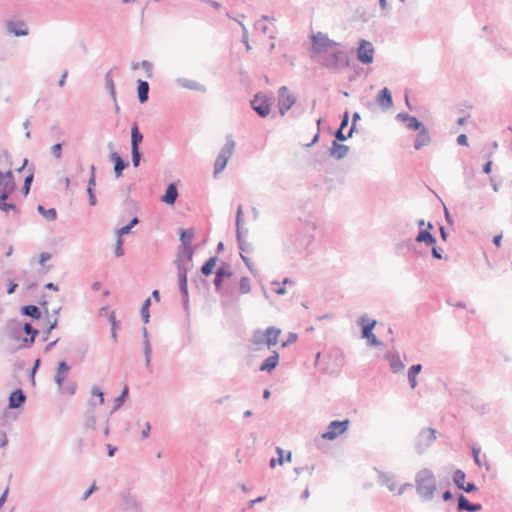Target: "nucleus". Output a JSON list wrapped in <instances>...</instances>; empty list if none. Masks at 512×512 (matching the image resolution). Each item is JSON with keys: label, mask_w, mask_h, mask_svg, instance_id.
<instances>
[{"label": "nucleus", "mask_w": 512, "mask_h": 512, "mask_svg": "<svg viewBox=\"0 0 512 512\" xmlns=\"http://www.w3.org/2000/svg\"><path fill=\"white\" fill-rule=\"evenodd\" d=\"M312 46L311 53L314 57L323 58V63L327 66L336 65L338 55L337 44L330 40L327 34L317 32L311 36Z\"/></svg>", "instance_id": "obj_1"}, {"label": "nucleus", "mask_w": 512, "mask_h": 512, "mask_svg": "<svg viewBox=\"0 0 512 512\" xmlns=\"http://www.w3.org/2000/svg\"><path fill=\"white\" fill-rule=\"evenodd\" d=\"M5 335L16 347L25 348L34 343L38 330H34L28 323L10 320L5 326Z\"/></svg>", "instance_id": "obj_2"}, {"label": "nucleus", "mask_w": 512, "mask_h": 512, "mask_svg": "<svg viewBox=\"0 0 512 512\" xmlns=\"http://www.w3.org/2000/svg\"><path fill=\"white\" fill-rule=\"evenodd\" d=\"M282 330L276 327H268L265 330H255L250 338V342L255 350L262 346L271 348L280 342Z\"/></svg>", "instance_id": "obj_3"}, {"label": "nucleus", "mask_w": 512, "mask_h": 512, "mask_svg": "<svg viewBox=\"0 0 512 512\" xmlns=\"http://www.w3.org/2000/svg\"><path fill=\"white\" fill-rule=\"evenodd\" d=\"M416 481L418 494L426 500H431L437 488L435 476L430 471L424 470L417 475Z\"/></svg>", "instance_id": "obj_4"}, {"label": "nucleus", "mask_w": 512, "mask_h": 512, "mask_svg": "<svg viewBox=\"0 0 512 512\" xmlns=\"http://www.w3.org/2000/svg\"><path fill=\"white\" fill-rule=\"evenodd\" d=\"M254 111L262 118L271 113V99L263 93H257L251 101Z\"/></svg>", "instance_id": "obj_5"}, {"label": "nucleus", "mask_w": 512, "mask_h": 512, "mask_svg": "<svg viewBox=\"0 0 512 512\" xmlns=\"http://www.w3.org/2000/svg\"><path fill=\"white\" fill-rule=\"evenodd\" d=\"M350 421H332L325 433L322 434V439L333 440L340 435H343L349 427Z\"/></svg>", "instance_id": "obj_6"}, {"label": "nucleus", "mask_w": 512, "mask_h": 512, "mask_svg": "<svg viewBox=\"0 0 512 512\" xmlns=\"http://www.w3.org/2000/svg\"><path fill=\"white\" fill-rule=\"evenodd\" d=\"M68 371H69V366L65 362H61L58 366L55 380H56V383H57L59 389L62 392L72 395L75 392V385L73 383H70L67 386L64 385Z\"/></svg>", "instance_id": "obj_7"}, {"label": "nucleus", "mask_w": 512, "mask_h": 512, "mask_svg": "<svg viewBox=\"0 0 512 512\" xmlns=\"http://www.w3.org/2000/svg\"><path fill=\"white\" fill-rule=\"evenodd\" d=\"M377 324L375 320L369 319L367 317H361L360 325L362 326V336L367 339L369 345L371 346H380L382 342L379 341L372 330L374 326Z\"/></svg>", "instance_id": "obj_8"}, {"label": "nucleus", "mask_w": 512, "mask_h": 512, "mask_svg": "<svg viewBox=\"0 0 512 512\" xmlns=\"http://www.w3.org/2000/svg\"><path fill=\"white\" fill-rule=\"evenodd\" d=\"M234 150L235 142L232 140H228L215 161V173H219L225 168L227 161L233 155Z\"/></svg>", "instance_id": "obj_9"}, {"label": "nucleus", "mask_w": 512, "mask_h": 512, "mask_svg": "<svg viewBox=\"0 0 512 512\" xmlns=\"http://www.w3.org/2000/svg\"><path fill=\"white\" fill-rule=\"evenodd\" d=\"M295 103V97L291 94L286 86L279 89V110L281 115H284Z\"/></svg>", "instance_id": "obj_10"}, {"label": "nucleus", "mask_w": 512, "mask_h": 512, "mask_svg": "<svg viewBox=\"0 0 512 512\" xmlns=\"http://www.w3.org/2000/svg\"><path fill=\"white\" fill-rule=\"evenodd\" d=\"M374 49L372 44L367 41H361L358 48V59L365 64L371 63L373 60Z\"/></svg>", "instance_id": "obj_11"}, {"label": "nucleus", "mask_w": 512, "mask_h": 512, "mask_svg": "<svg viewBox=\"0 0 512 512\" xmlns=\"http://www.w3.org/2000/svg\"><path fill=\"white\" fill-rule=\"evenodd\" d=\"M7 29L16 36H26L28 34V28L23 21L10 20L7 22Z\"/></svg>", "instance_id": "obj_12"}, {"label": "nucleus", "mask_w": 512, "mask_h": 512, "mask_svg": "<svg viewBox=\"0 0 512 512\" xmlns=\"http://www.w3.org/2000/svg\"><path fill=\"white\" fill-rule=\"evenodd\" d=\"M276 451L279 455L277 459L270 460V468H276L277 465L282 466L285 463H288L291 461V452L285 451L284 449L277 447Z\"/></svg>", "instance_id": "obj_13"}, {"label": "nucleus", "mask_w": 512, "mask_h": 512, "mask_svg": "<svg viewBox=\"0 0 512 512\" xmlns=\"http://www.w3.org/2000/svg\"><path fill=\"white\" fill-rule=\"evenodd\" d=\"M376 103L383 109H389L393 104L390 90L383 88L378 96H376Z\"/></svg>", "instance_id": "obj_14"}, {"label": "nucleus", "mask_w": 512, "mask_h": 512, "mask_svg": "<svg viewBox=\"0 0 512 512\" xmlns=\"http://www.w3.org/2000/svg\"><path fill=\"white\" fill-rule=\"evenodd\" d=\"M0 175H12V158L7 152L0 153Z\"/></svg>", "instance_id": "obj_15"}, {"label": "nucleus", "mask_w": 512, "mask_h": 512, "mask_svg": "<svg viewBox=\"0 0 512 512\" xmlns=\"http://www.w3.org/2000/svg\"><path fill=\"white\" fill-rule=\"evenodd\" d=\"M431 142V137L428 129L422 128L417 136L416 142H414V149L420 150L425 146H428Z\"/></svg>", "instance_id": "obj_16"}, {"label": "nucleus", "mask_w": 512, "mask_h": 512, "mask_svg": "<svg viewBox=\"0 0 512 512\" xmlns=\"http://www.w3.org/2000/svg\"><path fill=\"white\" fill-rule=\"evenodd\" d=\"M26 397L22 390L16 389L9 396V407L19 408L24 405Z\"/></svg>", "instance_id": "obj_17"}, {"label": "nucleus", "mask_w": 512, "mask_h": 512, "mask_svg": "<svg viewBox=\"0 0 512 512\" xmlns=\"http://www.w3.org/2000/svg\"><path fill=\"white\" fill-rule=\"evenodd\" d=\"M15 185L12 175H0V195L14 191Z\"/></svg>", "instance_id": "obj_18"}, {"label": "nucleus", "mask_w": 512, "mask_h": 512, "mask_svg": "<svg viewBox=\"0 0 512 512\" xmlns=\"http://www.w3.org/2000/svg\"><path fill=\"white\" fill-rule=\"evenodd\" d=\"M279 364V354L277 352H273L271 356H268L264 362L261 364L259 369L261 371H271L276 369Z\"/></svg>", "instance_id": "obj_19"}, {"label": "nucleus", "mask_w": 512, "mask_h": 512, "mask_svg": "<svg viewBox=\"0 0 512 512\" xmlns=\"http://www.w3.org/2000/svg\"><path fill=\"white\" fill-rule=\"evenodd\" d=\"M421 370H422L421 365H414V366L410 367L408 370V380L410 383V387L412 389H415L417 387V376L419 375Z\"/></svg>", "instance_id": "obj_20"}, {"label": "nucleus", "mask_w": 512, "mask_h": 512, "mask_svg": "<svg viewBox=\"0 0 512 512\" xmlns=\"http://www.w3.org/2000/svg\"><path fill=\"white\" fill-rule=\"evenodd\" d=\"M458 509L461 511L467 510L470 512H475V511H479L481 509V505H478V504L472 505L468 502V500L463 495H461L458 500Z\"/></svg>", "instance_id": "obj_21"}, {"label": "nucleus", "mask_w": 512, "mask_h": 512, "mask_svg": "<svg viewBox=\"0 0 512 512\" xmlns=\"http://www.w3.org/2000/svg\"><path fill=\"white\" fill-rule=\"evenodd\" d=\"M177 196H178L177 189L173 184H171L168 186L164 196L162 197V200L164 202H166L167 204H174Z\"/></svg>", "instance_id": "obj_22"}, {"label": "nucleus", "mask_w": 512, "mask_h": 512, "mask_svg": "<svg viewBox=\"0 0 512 512\" xmlns=\"http://www.w3.org/2000/svg\"><path fill=\"white\" fill-rule=\"evenodd\" d=\"M111 159L114 162V172L116 177H119L122 173V170L127 166V164L122 160V158L116 154H111Z\"/></svg>", "instance_id": "obj_23"}, {"label": "nucleus", "mask_w": 512, "mask_h": 512, "mask_svg": "<svg viewBox=\"0 0 512 512\" xmlns=\"http://www.w3.org/2000/svg\"><path fill=\"white\" fill-rule=\"evenodd\" d=\"M90 171H92V175H90V184H88V196H90V205L96 204V196L93 192V188L95 187V166L90 167Z\"/></svg>", "instance_id": "obj_24"}, {"label": "nucleus", "mask_w": 512, "mask_h": 512, "mask_svg": "<svg viewBox=\"0 0 512 512\" xmlns=\"http://www.w3.org/2000/svg\"><path fill=\"white\" fill-rule=\"evenodd\" d=\"M230 276H231V273L227 268H219L216 272L215 286L217 288H220L223 279L229 278Z\"/></svg>", "instance_id": "obj_25"}, {"label": "nucleus", "mask_w": 512, "mask_h": 512, "mask_svg": "<svg viewBox=\"0 0 512 512\" xmlns=\"http://www.w3.org/2000/svg\"><path fill=\"white\" fill-rule=\"evenodd\" d=\"M148 83L145 81H140L138 85V97L141 103L145 102L148 98Z\"/></svg>", "instance_id": "obj_26"}, {"label": "nucleus", "mask_w": 512, "mask_h": 512, "mask_svg": "<svg viewBox=\"0 0 512 512\" xmlns=\"http://www.w3.org/2000/svg\"><path fill=\"white\" fill-rule=\"evenodd\" d=\"M416 239L418 242H425L427 245L435 243V238L428 230H421Z\"/></svg>", "instance_id": "obj_27"}, {"label": "nucleus", "mask_w": 512, "mask_h": 512, "mask_svg": "<svg viewBox=\"0 0 512 512\" xmlns=\"http://www.w3.org/2000/svg\"><path fill=\"white\" fill-rule=\"evenodd\" d=\"M347 153H348V147L334 143L333 148H332L333 156H335L337 159H341L342 157L346 156Z\"/></svg>", "instance_id": "obj_28"}, {"label": "nucleus", "mask_w": 512, "mask_h": 512, "mask_svg": "<svg viewBox=\"0 0 512 512\" xmlns=\"http://www.w3.org/2000/svg\"><path fill=\"white\" fill-rule=\"evenodd\" d=\"M192 238H193V230L192 229L181 230L180 240L185 247H188L191 244Z\"/></svg>", "instance_id": "obj_29"}, {"label": "nucleus", "mask_w": 512, "mask_h": 512, "mask_svg": "<svg viewBox=\"0 0 512 512\" xmlns=\"http://www.w3.org/2000/svg\"><path fill=\"white\" fill-rule=\"evenodd\" d=\"M453 480L455 484L461 489L466 483V474L464 471L457 470L454 472Z\"/></svg>", "instance_id": "obj_30"}, {"label": "nucleus", "mask_w": 512, "mask_h": 512, "mask_svg": "<svg viewBox=\"0 0 512 512\" xmlns=\"http://www.w3.org/2000/svg\"><path fill=\"white\" fill-rule=\"evenodd\" d=\"M10 194H0V209L4 212L15 211V205L7 203V196Z\"/></svg>", "instance_id": "obj_31"}, {"label": "nucleus", "mask_w": 512, "mask_h": 512, "mask_svg": "<svg viewBox=\"0 0 512 512\" xmlns=\"http://www.w3.org/2000/svg\"><path fill=\"white\" fill-rule=\"evenodd\" d=\"M23 312H24V314H26L28 316H31V317H33L35 319L40 318V315H41L38 307L35 306V305L24 306L23 307Z\"/></svg>", "instance_id": "obj_32"}, {"label": "nucleus", "mask_w": 512, "mask_h": 512, "mask_svg": "<svg viewBox=\"0 0 512 512\" xmlns=\"http://www.w3.org/2000/svg\"><path fill=\"white\" fill-rule=\"evenodd\" d=\"M217 263V258H210L202 267V272L204 275L212 274Z\"/></svg>", "instance_id": "obj_33"}, {"label": "nucleus", "mask_w": 512, "mask_h": 512, "mask_svg": "<svg viewBox=\"0 0 512 512\" xmlns=\"http://www.w3.org/2000/svg\"><path fill=\"white\" fill-rule=\"evenodd\" d=\"M142 134L139 132L138 127L135 125L132 128V148H139V143L142 141Z\"/></svg>", "instance_id": "obj_34"}, {"label": "nucleus", "mask_w": 512, "mask_h": 512, "mask_svg": "<svg viewBox=\"0 0 512 512\" xmlns=\"http://www.w3.org/2000/svg\"><path fill=\"white\" fill-rule=\"evenodd\" d=\"M408 123L407 127L412 130H421L422 128H425V126L417 120L415 117H407Z\"/></svg>", "instance_id": "obj_35"}, {"label": "nucleus", "mask_w": 512, "mask_h": 512, "mask_svg": "<svg viewBox=\"0 0 512 512\" xmlns=\"http://www.w3.org/2000/svg\"><path fill=\"white\" fill-rule=\"evenodd\" d=\"M38 211L47 219L55 220L57 218V212L55 209L45 210L42 206L38 207Z\"/></svg>", "instance_id": "obj_36"}, {"label": "nucleus", "mask_w": 512, "mask_h": 512, "mask_svg": "<svg viewBox=\"0 0 512 512\" xmlns=\"http://www.w3.org/2000/svg\"><path fill=\"white\" fill-rule=\"evenodd\" d=\"M138 224V219L134 218L130 225L128 226H122L120 229L117 230V238H121L122 235H125L130 232L131 228Z\"/></svg>", "instance_id": "obj_37"}, {"label": "nucleus", "mask_w": 512, "mask_h": 512, "mask_svg": "<svg viewBox=\"0 0 512 512\" xmlns=\"http://www.w3.org/2000/svg\"><path fill=\"white\" fill-rule=\"evenodd\" d=\"M241 293L248 294L250 292V280L247 277H243L239 283Z\"/></svg>", "instance_id": "obj_38"}, {"label": "nucleus", "mask_w": 512, "mask_h": 512, "mask_svg": "<svg viewBox=\"0 0 512 512\" xmlns=\"http://www.w3.org/2000/svg\"><path fill=\"white\" fill-rule=\"evenodd\" d=\"M149 305H150V299L147 298L141 308V314H142V317H143L145 323H147L148 319H149V311H148Z\"/></svg>", "instance_id": "obj_39"}, {"label": "nucleus", "mask_w": 512, "mask_h": 512, "mask_svg": "<svg viewBox=\"0 0 512 512\" xmlns=\"http://www.w3.org/2000/svg\"><path fill=\"white\" fill-rule=\"evenodd\" d=\"M122 244H123L122 239L117 238L115 249H114V254L116 257H121L125 253V251L122 248Z\"/></svg>", "instance_id": "obj_40"}, {"label": "nucleus", "mask_w": 512, "mask_h": 512, "mask_svg": "<svg viewBox=\"0 0 512 512\" xmlns=\"http://www.w3.org/2000/svg\"><path fill=\"white\" fill-rule=\"evenodd\" d=\"M180 289L184 295H187V277L186 274H182L179 279Z\"/></svg>", "instance_id": "obj_41"}, {"label": "nucleus", "mask_w": 512, "mask_h": 512, "mask_svg": "<svg viewBox=\"0 0 512 512\" xmlns=\"http://www.w3.org/2000/svg\"><path fill=\"white\" fill-rule=\"evenodd\" d=\"M52 155L56 157L57 159H60L62 155V144L58 143L54 146H52Z\"/></svg>", "instance_id": "obj_42"}, {"label": "nucleus", "mask_w": 512, "mask_h": 512, "mask_svg": "<svg viewBox=\"0 0 512 512\" xmlns=\"http://www.w3.org/2000/svg\"><path fill=\"white\" fill-rule=\"evenodd\" d=\"M132 159L134 166H138L140 162L139 148H132Z\"/></svg>", "instance_id": "obj_43"}, {"label": "nucleus", "mask_w": 512, "mask_h": 512, "mask_svg": "<svg viewBox=\"0 0 512 512\" xmlns=\"http://www.w3.org/2000/svg\"><path fill=\"white\" fill-rule=\"evenodd\" d=\"M391 367L394 370V372H397V371L401 370L404 367V365L401 363V361L399 359H397L396 361H393L391 363Z\"/></svg>", "instance_id": "obj_44"}, {"label": "nucleus", "mask_w": 512, "mask_h": 512, "mask_svg": "<svg viewBox=\"0 0 512 512\" xmlns=\"http://www.w3.org/2000/svg\"><path fill=\"white\" fill-rule=\"evenodd\" d=\"M92 393H93V395H95L96 397L99 398V405H103V403H104L103 393L98 388L93 389Z\"/></svg>", "instance_id": "obj_45"}, {"label": "nucleus", "mask_w": 512, "mask_h": 512, "mask_svg": "<svg viewBox=\"0 0 512 512\" xmlns=\"http://www.w3.org/2000/svg\"><path fill=\"white\" fill-rule=\"evenodd\" d=\"M32 179H33V175H32V174H30V175H28V176L26 177V179H25V185H24L25 193H29L30 185H31Z\"/></svg>", "instance_id": "obj_46"}, {"label": "nucleus", "mask_w": 512, "mask_h": 512, "mask_svg": "<svg viewBox=\"0 0 512 512\" xmlns=\"http://www.w3.org/2000/svg\"><path fill=\"white\" fill-rule=\"evenodd\" d=\"M479 453H480L479 449H476V448L473 449L474 461H475L476 465L480 467L482 464H481V461H480Z\"/></svg>", "instance_id": "obj_47"}, {"label": "nucleus", "mask_w": 512, "mask_h": 512, "mask_svg": "<svg viewBox=\"0 0 512 512\" xmlns=\"http://www.w3.org/2000/svg\"><path fill=\"white\" fill-rule=\"evenodd\" d=\"M457 142L459 145L467 146L468 145L467 136L465 134H460L457 138Z\"/></svg>", "instance_id": "obj_48"}, {"label": "nucleus", "mask_w": 512, "mask_h": 512, "mask_svg": "<svg viewBox=\"0 0 512 512\" xmlns=\"http://www.w3.org/2000/svg\"><path fill=\"white\" fill-rule=\"evenodd\" d=\"M461 489L465 492H472L476 490V486L473 483H465L464 487Z\"/></svg>", "instance_id": "obj_49"}, {"label": "nucleus", "mask_w": 512, "mask_h": 512, "mask_svg": "<svg viewBox=\"0 0 512 512\" xmlns=\"http://www.w3.org/2000/svg\"><path fill=\"white\" fill-rule=\"evenodd\" d=\"M50 254L48 253H41L39 256V263L41 265H44V262L48 261L50 259Z\"/></svg>", "instance_id": "obj_50"}, {"label": "nucleus", "mask_w": 512, "mask_h": 512, "mask_svg": "<svg viewBox=\"0 0 512 512\" xmlns=\"http://www.w3.org/2000/svg\"><path fill=\"white\" fill-rule=\"evenodd\" d=\"M432 255L435 259H441L442 258V255H441V249L437 248V247H433L432 249Z\"/></svg>", "instance_id": "obj_51"}, {"label": "nucleus", "mask_w": 512, "mask_h": 512, "mask_svg": "<svg viewBox=\"0 0 512 512\" xmlns=\"http://www.w3.org/2000/svg\"><path fill=\"white\" fill-rule=\"evenodd\" d=\"M296 337H297V336H296V334H290V335H289V339H288V340H286V341H283V342L281 343V345H282L283 347H285V346H286V345H288L289 343L294 342V341L296 340Z\"/></svg>", "instance_id": "obj_52"}, {"label": "nucleus", "mask_w": 512, "mask_h": 512, "mask_svg": "<svg viewBox=\"0 0 512 512\" xmlns=\"http://www.w3.org/2000/svg\"><path fill=\"white\" fill-rule=\"evenodd\" d=\"M275 285L277 286L275 288V293L278 294V295H284L286 293V290L284 287H280V284L279 283H275Z\"/></svg>", "instance_id": "obj_53"}, {"label": "nucleus", "mask_w": 512, "mask_h": 512, "mask_svg": "<svg viewBox=\"0 0 512 512\" xmlns=\"http://www.w3.org/2000/svg\"><path fill=\"white\" fill-rule=\"evenodd\" d=\"M442 499L443 501H449L451 500V491L450 490H445L442 494Z\"/></svg>", "instance_id": "obj_54"}, {"label": "nucleus", "mask_w": 512, "mask_h": 512, "mask_svg": "<svg viewBox=\"0 0 512 512\" xmlns=\"http://www.w3.org/2000/svg\"><path fill=\"white\" fill-rule=\"evenodd\" d=\"M242 213H243L242 206H239L238 212H237V226L238 227H240Z\"/></svg>", "instance_id": "obj_55"}, {"label": "nucleus", "mask_w": 512, "mask_h": 512, "mask_svg": "<svg viewBox=\"0 0 512 512\" xmlns=\"http://www.w3.org/2000/svg\"><path fill=\"white\" fill-rule=\"evenodd\" d=\"M336 138L340 139V140H346L347 137L345 135H343L342 128L338 129V131L336 132Z\"/></svg>", "instance_id": "obj_56"}, {"label": "nucleus", "mask_w": 512, "mask_h": 512, "mask_svg": "<svg viewBox=\"0 0 512 512\" xmlns=\"http://www.w3.org/2000/svg\"><path fill=\"white\" fill-rule=\"evenodd\" d=\"M501 240H502V235H496L493 239V242L494 244L497 246V247H500L501 246Z\"/></svg>", "instance_id": "obj_57"}, {"label": "nucleus", "mask_w": 512, "mask_h": 512, "mask_svg": "<svg viewBox=\"0 0 512 512\" xmlns=\"http://www.w3.org/2000/svg\"><path fill=\"white\" fill-rule=\"evenodd\" d=\"M348 121H349V114L346 112L344 115V119H342V125H340V128L343 129V127L347 126Z\"/></svg>", "instance_id": "obj_58"}, {"label": "nucleus", "mask_w": 512, "mask_h": 512, "mask_svg": "<svg viewBox=\"0 0 512 512\" xmlns=\"http://www.w3.org/2000/svg\"><path fill=\"white\" fill-rule=\"evenodd\" d=\"M126 395H127V387H124V390H122V393L119 397V403H123V401H125Z\"/></svg>", "instance_id": "obj_59"}, {"label": "nucleus", "mask_w": 512, "mask_h": 512, "mask_svg": "<svg viewBox=\"0 0 512 512\" xmlns=\"http://www.w3.org/2000/svg\"><path fill=\"white\" fill-rule=\"evenodd\" d=\"M491 168H492V162L491 161L486 162V164L484 165L485 173L489 174L491 172Z\"/></svg>", "instance_id": "obj_60"}, {"label": "nucleus", "mask_w": 512, "mask_h": 512, "mask_svg": "<svg viewBox=\"0 0 512 512\" xmlns=\"http://www.w3.org/2000/svg\"><path fill=\"white\" fill-rule=\"evenodd\" d=\"M108 85H109V89H110V92L112 94V96L114 97L115 96V89H114V83L111 79L108 80Z\"/></svg>", "instance_id": "obj_61"}, {"label": "nucleus", "mask_w": 512, "mask_h": 512, "mask_svg": "<svg viewBox=\"0 0 512 512\" xmlns=\"http://www.w3.org/2000/svg\"><path fill=\"white\" fill-rule=\"evenodd\" d=\"M16 287H17V285H16L15 283H12V282H11V283L9 284V288H8V290H7V293H8V294H12V293L15 291V288H16Z\"/></svg>", "instance_id": "obj_62"}, {"label": "nucleus", "mask_w": 512, "mask_h": 512, "mask_svg": "<svg viewBox=\"0 0 512 512\" xmlns=\"http://www.w3.org/2000/svg\"><path fill=\"white\" fill-rule=\"evenodd\" d=\"M66 77H67V73H66V72H64V74L62 75V78H61V80H60V82H59L60 87H63V86H64L65 81H66Z\"/></svg>", "instance_id": "obj_63"}, {"label": "nucleus", "mask_w": 512, "mask_h": 512, "mask_svg": "<svg viewBox=\"0 0 512 512\" xmlns=\"http://www.w3.org/2000/svg\"><path fill=\"white\" fill-rule=\"evenodd\" d=\"M152 297L154 298L155 301H158L159 300V293L157 290H154L152 292Z\"/></svg>", "instance_id": "obj_64"}]
</instances>
